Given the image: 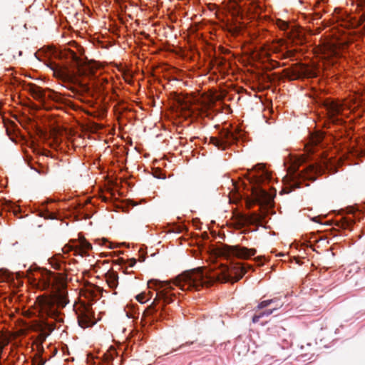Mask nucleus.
Masks as SVG:
<instances>
[{
    "label": "nucleus",
    "mask_w": 365,
    "mask_h": 365,
    "mask_svg": "<svg viewBox=\"0 0 365 365\" xmlns=\"http://www.w3.org/2000/svg\"><path fill=\"white\" fill-rule=\"evenodd\" d=\"M283 76L289 81L303 78H314L318 75V71L314 67H309L303 63H295L291 67L282 71Z\"/></svg>",
    "instance_id": "6"
},
{
    "label": "nucleus",
    "mask_w": 365,
    "mask_h": 365,
    "mask_svg": "<svg viewBox=\"0 0 365 365\" xmlns=\"http://www.w3.org/2000/svg\"><path fill=\"white\" fill-rule=\"evenodd\" d=\"M252 266L245 263H237L232 267L225 269L217 280L221 282H235L242 278Z\"/></svg>",
    "instance_id": "7"
},
{
    "label": "nucleus",
    "mask_w": 365,
    "mask_h": 365,
    "mask_svg": "<svg viewBox=\"0 0 365 365\" xmlns=\"http://www.w3.org/2000/svg\"><path fill=\"white\" fill-rule=\"evenodd\" d=\"M323 138V133L316 132L314 133L311 134L309 143L310 144L311 146H317L322 141Z\"/></svg>",
    "instance_id": "18"
},
{
    "label": "nucleus",
    "mask_w": 365,
    "mask_h": 365,
    "mask_svg": "<svg viewBox=\"0 0 365 365\" xmlns=\"http://www.w3.org/2000/svg\"><path fill=\"white\" fill-rule=\"evenodd\" d=\"M282 305H283V303H277L276 304V307H273L271 309H266V310H264L263 312H261L259 313L262 315V317H263L264 316H269V315L272 314L274 312V311L277 310L278 309L282 307Z\"/></svg>",
    "instance_id": "23"
},
{
    "label": "nucleus",
    "mask_w": 365,
    "mask_h": 365,
    "mask_svg": "<svg viewBox=\"0 0 365 365\" xmlns=\"http://www.w3.org/2000/svg\"><path fill=\"white\" fill-rule=\"evenodd\" d=\"M357 6L361 8V14L341 12L337 16L338 26L341 29L350 30L349 36L358 35L361 36L365 33V0H357Z\"/></svg>",
    "instance_id": "5"
},
{
    "label": "nucleus",
    "mask_w": 365,
    "mask_h": 365,
    "mask_svg": "<svg viewBox=\"0 0 365 365\" xmlns=\"http://www.w3.org/2000/svg\"><path fill=\"white\" fill-rule=\"evenodd\" d=\"M269 64L272 69L279 68V67H283L287 65L286 63H283L281 64L280 63H279L278 61H274V60H271L269 62Z\"/></svg>",
    "instance_id": "27"
},
{
    "label": "nucleus",
    "mask_w": 365,
    "mask_h": 365,
    "mask_svg": "<svg viewBox=\"0 0 365 365\" xmlns=\"http://www.w3.org/2000/svg\"><path fill=\"white\" fill-rule=\"evenodd\" d=\"M106 356L107 359H108V357H110V359H112L111 354L109 356H108V354H106Z\"/></svg>",
    "instance_id": "43"
},
{
    "label": "nucleus",
    "mask_w": 365,
    "mask_h": 365,
    "mask_svg": "<svg viewBox=\"0 0 365 365\" xmlns=\"http://www.w3.org/2000/svg\"><path fill=\"white\" fill-rule=\"evenodd\" d=\"M277 303H282L278 298H274V299H271L264 300L258 304L257 308L259 309H262L266 308L267 307H269L271 305H274V307H276V304Z\"/></svg>",
    "instance_id": "20"
},
{
    "label": "nucleus",
    "mask_w": 365,
    "mask_h": 365,
    "mask_svg": "<svg viewBox=\"0 0 365 365\" xmlns=\"http://www.w3.org/2000/svg\"><path fill=\"white\" fill-rule=\"evenodd\" d=\"M353 40H354V38H349V40H348V41H347L346 43L350 42V41H353Z\"/></svg>",
    "instance_id": "45"
},
{
    "label": "nucleus",
    "mask_w": 365,
    "mask_h": 365,
    "mask_svg": "<svg viewBox=\"0 0 365 365\" xmlns=\"http://www.w3.org/2000/svg\"><path fill=\"white\" fill-rule=\"evenodd\" d=\"M136 299L140 303H144L147 300L145 294L143 293L137 295Z\"/></svg>",
    "instance_id": "32"
},
{
    "label": "nucleus",
    "mask_w": 365,
    "mask_h": 365,
    "mask_svg": "<svg viewBox=\"0 0 365 365\" xmlns=\"http://www.w3.org/2000/svg\"><path fill=\"white\" fill-rule=\"evenodd\" d=\"M66 55L68 58L71 60L73 66L76 68V71H71L66 66H56L53 68L54 76L64 82L77 85L79 87V90L74 87L67 88L78 96V98L79 96L85 93L90 94L88 84L83 83L80 80L79 77L93 76L96 70V66L91 62H84L71 50H68Z\"/></svg>",
    "instance_id": "3"
},
{
    "label": "nucleus",
    "mask_w": 365,
    "mask_h": 365,
    "mask_svg": "<svg viewBox=\"0 0 365 365\" xmlns=\"http://www.w3.org/2000/svg\"><path fill=\"white\" fill-rule=\"evenodd\" d=\"M276 24L277 26L282 31H286L289 28L288 23L283 20L277 19Z\"/></svg>",
    "instance_id": "26"
},
{
    "label": "nucleus",
    "mask_w": 365,
    "mask_h": 365,
    "mask_svg": "<svg viewBox=\"0 0 365 365\" xmlns=\"http://www.w3.org/2000/svg\"><path fill=\"white\" fill-rule=\"evenodd\" d=\"M127 262L128 263V267H133L136 264V259L135 258H131L128 259Z\"/></svg>",
    "instance_id": "35"
},
{
    "label": "nucleus",
    "mask_w": 365,
    "mask_h": 365,
    "mask_svg": "<svg viewBox=\"0 0 365 365\" xmlns=\"http://www.w3.org/2000/svg\"><path fill=\"white\" fill-rule=\"evenodd\" d=\"M210 143L216 146L218 149L224 150L223 149V142L222 140H220L219 138L217 137H210Z\"/></svg>",
    "instance_id": "24"
},
{
    "label": "nucleus",
    "mask_w": 365,
    "mask_h": 365,
    "mask_svg": "<svg viewBox=\"0 0 365 365\" xmlns=\"http://www.w3.org/2000/svg\"><path fill=\"white\" fill-rule=\"evenodd\" d=\"M158 305H160L158 301L154 299L152 304L144 311L143 317H150L152 321H158L162 317V314H157L158 309L156 308Z\"/></svg>",
    "instance_id": "12"
},
{
    "label": "nucleus",
    "mask_w": 365,
    "mask_h": 365,
    "mask_svg": "<svg viewBox=\"0 0 365 365\" xmlns=\"http://www.w3.org/2000/svg\"><path fill=\"white\" fill-rule=\"evenodd\" d=\"M354 223L352 219L344 217L337 222V226L343 229L350 228Z\"/></svg>",
    "instance_id": "22"
},
{
    "label": "nucleus",
    "mask_w": 365,
    "mask_h": 365,
    "mask_svg": "<svg viewBox=\"0 0 365 365\" xmlns=\"http://www.w3.org/2000/svg\"><path fill=\"white\" fill-rule=\"evenodd\" d=\"M78 322L82 328H88L94 325L93 313L88 308L84 307L78 313Z\"/></svg>",
    "instance_id": "10"
},
{
    "label": "nucleus",
    "mask_w": 365,
    "mask_h": 365,
    "mask_svg": "<svg viewBox=\"0 0 365 365\" xmlns=\"http://www.w3.org/2000/svg\"><path fill=\"white\" fill-rule=\"evenodd\" d=\"M262 180H263V179H262V175L256 176L255 179V182L256 184H259L260 182H262Z\"/></svg>",
    "instance_id": "37"
},
{
    "label": "nucleus",
    "mask_w": 365,
    "mask_h": 365,
    "mask_svg": "<svg viewBox=\"0 0 365 365\" xmlns=\"http://www.w3.org/2000/svg\"><path fill=\"white\" fill-rule=\"evenodd\" d=\"M9 343V339L6 336L1 335L0 336V346L4 349Z\"/></svg>",
    "instance_id": "28"
},
{
    "label": "nucleus",
    "mask_w": 365,
    "mask_h": 365,
    "mask_svg": "<svg viewBox=\"0 0 365 365\" xmlns=\"http://www.w3.org/2000/svg\"><path fill=\"white\" fill-rule=\"evenodd\" d=\"M236 220L240 227H242L247 224L254 225L260 222L261 216L256 213L252 214L250 216H247L241 213H238L235 216Z\"/></svg>",
    "instance_id": "11"
},
{
    "label": "nucleus",
    "mask_w": 365,
    "mask_h": 365,
    "mask_svg": "<svg viewBox=\"0 0 365 365\" xmlns=\"http://www.w3.org/2000/svg\"><path fill=\"white\" fill-rule=\"evenodd\" d=\"M45 218H49V219H54V214L53 213H48L46 216H45Z\"/></svg>",
    "instance_id": "38"
},
{
    "label": "nucleus",
    "mask_w": 365,
    "mask_h": 365,
    "mask_svg": "<svg viewBox=\"0 0 365 365\" xmlns=\"http://www.w3.org/2000/svg\"><path fill=\"white\" fill-rule=\"evenodd\" d=\"M102 241L103 245H106V243L108 242V241L105 239L102 240Z\"/></svg>",
    "instance_id": "42"
},
{
    "label": "nucleus",
    "mask_w": 365,
    "mask_h": 365,
    "mask_svg": "<svg viewBox=\"0 0 365 365\" xmlns=\"http://www.w3.org/2000/svg\"><path fill=\"white\" fill-rule=\"evenodd\" d=\"M63 259V257L61 254H58L49 259L50 264L56 270H63L65 269V263Z\"/></svg>",
    "instance_id": "16"
},
{
    "label": "nucleus",
    "mask_w": 365,
    "mask_h": 365,
    "mask_svg": "<svg viewBox=\"0 0 365 365\" xmlns=\"http://www.w3.org/2000/svg\"><path fill=\"white\" fill-rule=\"evenodd\" d=\"M220 252L226 257H235L242 259H247L254 256L257 250L254 248L249 249L240 245H222L220 248Z\"/></svg>",
    "instance_id": "8"
},
{
    "label": "nucleus",
    "mask_w": 365,
    "mask_h": 365,
    "mask_svg": "<svg viewBox=\"0 0 365 365\" xmlns=\"http://www.w3.org/2000/svg\"><path fill=\"white\" fill-rule=\"evenodd\" d=\"M192 341H187L185 344H183L180 346V347H182V346H189V345H191L192 344Z\"/></svg>",
    "instance_id": "39"
},
{
    "label": "nucleus",
    "mask_w": 365,
    "mask_h": 365,
    "mask_svg": "<svg viewBox=\"0 0 365 365\" xmlns=\"http://www.w3.org/2000/svg\"><path fill=\"white\" fill-rule=\"evenodd\" d=\"M106 282L108 287L112 289H115L118 284V275L115 272H108L105 275Z\"/></svg>",
    "instance_id": "14"
},
{
    "label": "nucleus",
    "mask_w": 365,
    "mask_h": 365,
    "mask_svg": "<svg viewBox=\"0 0 365 365\" xmlns=\"http://www.w3.org/2000/svg\"><path fill=\"white\" fill-rule=\"evenodd\" d=\"M339 56V53L336 48H330L329 53L327 54V57L334 56V57L336 58Z\"/></svg>",
    "instance_id": "30"
},
{
    "label": "nucleus",
    "mask_w": 365,
    "mask_h": 365,
    "mask_svg": "<svg viewBox=\"0 0 365 365\" xmlns=\"http://www.w3.org/2000/svg\"><path fill=\"white\" fill-rule=\"evenodd\" d=\"M154 282V280H153ZM153 281H150V283ZM155 285L161 290L158 291L155 301H158L163 308L165 305L173 302L175 294L171 293L173 289L171 284L179 287L182 291H199L203 287H209L212 281L203 272L202 267L183 272L173 281H155Z\"/></svg>",
    "instance_id": "2"
},
{
    "label": "nucleus",
    "mask_w": 365,
    "mask_h": 365,
    "mask_svg": "<svg viewBox=\"0 0 365 365\" xmlns=\"http://www.w3.org/2000/svg\"><path fill=\"white\" fill-rule=\"evenodd\" d=\"M47 99L52 100L56 103H62L63 100V96L60 93L49 88H48Z\"/></svg>",
    "instance_id": "19"
},
{
    "label": "nucleus",
    "mask_w": 365,
    "mask_h": 365,
    "mask_svg": "<svg viewBox=\"0 0 365 365\" xmlns=\"http://www.w3.org/2000/svg\"><path fill=\"white\" fill-rule=\"evenodd\" d=\"M255 260L259 262V260H261V257H257V258H255Z\"/></svg>",
    "instance_id": "44"
},
{
    "label": "nucleus",
    "mask_w": 365,
    "mask_h": 365,
    "mask_svg": "<svg viewBox=\"0 0 365 365\" xmlns=\"http://www.w3.org/2000/svg\"><path fill=\"white\" fill-rule=\"evenodd\" d=\"M303 161V160L299 159L288 168L286 178H289V186H286L282 190L283 192L289 193L292 190L301 187V180H315L314 175L321 173L324 168H328L329 164V160L324 159L318 165L311 164L303 170H299V165L302 164Z\"/></svg>",
    "instance_id": "4"
},
{
    "label": "nucleus",
    "mask_w": 365,
    "mask_h": 365,
    "mask_svg": "<svg viewBox=\"0 0 365 365\" xmlns=\"http://www.w3.org/2000/svg\"><path fill=\"white\" fill-rule=\"evenodd\" d=\"M102 80H98L96 82H94L93 83V86L95 87L96 91L101 93L102 91H101V87H102V84L103 83L101 82Z\"/></svg>",
    "instance_id": "31"
},
{
    "label": "nucleus",
    "mask_w": 365,
    "mask_h": 365,
    "mask_svg": "<svg viewBox=\"0 0 365 365\" xmlns=\"http://www.w3.org/2000/svg\"><path fill=\"white\" fill-rule=\"evenodd\" d=\"M238 349H239L238 345H235V351H238Z\"/></svg>",
    "instance_id": "40"
},
{
    "label": "nucleus",
    "mask_w": 365,
    "mask_h": 365,
    "mask_svg": "<svg viewBox=\"0 0 365 365\" xmlns=\"http://www.w3.org/2000/svg\"><path fill=\"white\" fill-rule=\"evenodd\" d=\"M295 51L294 50H287L285 52H283L280 56H277L279 59H286V58H292L294 57Z\"/></svg>",
    "instance_id": "25"
},
{
    "label": "nucleus",
    "mask_w": 365,
    "mask_h": 365,
    "mask_svg": "<svg viewBox=\"0 0 365 365\" xmlns=\"http://www.w3.org/2000/svg\"><path fill=\"white\" fill-rule=\"evenodd\" d=\"M22 277V276H21V274L20 273H16V277H17V278H20V277Z\"/></svg>",
    "instance_id": "41"
},
{
    "label": "nucleus",
    "mask_w": 365,
    "mask_h": 365,
    "mask_svg": "<svg viewBox=\"0 0 365 365\" xmlns=\"http://www.w3.org/2000/svg\"><path fill=\"white\" fill-rule=\"evenodd\" d=\"M219 138L223 142V149L225 148L227 144L231 143L237 139L232 132L226 130H223L220 133Z\"/></svg>",
    "instance_id": "15"
},
{
    "label": "nucleus",
    "mask_w": 365,
    "mask_h": 365,
    "mask_svg": "<svg viewBox=\"0 0 365 365\" xmlns=\"http://www.w3.org/2000/svg\"><path fill=\"white\" fill-rule=\"evenodd\" d=\"M262 318V315L260 314V313L259 314H255L253 317H252V322L254 323H257L259 322V319Z\"/></svg>",
    "instance_id": "36"
},
{
    "label": "nucleus",
    "mask_w": 365,
    "mask_h": 365,
    "mask_svg": "<svg viewBox=\"0 0 365 365\" xmlns=\"http://www.w3.org/2000/svg\"><path fill=\"white\" fill-rule=\"evenodd\" d=\"M74 250L73 247L71 246V245H65L63 248H62V251L64 254H67L70 251Z\"/></svg>",
    "instance_id": "34"
},
{
    "label": "nucleus",
    "mask_w": 365,
    "mask_h": 365,
    "mask_svg": "<svg viewBox=\"0 0 365 365\" xmlns=\"http://www.w3.org/2000/svg\"><path fill=\"white\" fill-rule=\"evenodd\" d=\"M92 250V245L90 242H88L86 239H81L80 240V247L79 249L75 250V255H85L88 250Z\"/></svg>",
    "instance_id": "17"
},
{
    "label": "nucleus",
    "mask_w": 365,
    "mask_h": 365,
    "mask_svg": "<svg viewBox=\"0 0 365 365\" xmlns=\"http://www.w3.org/2000/svg\"><path fill=\"white\" fill-rule=\"evenodd\" d=\"M359 148H353L356 155L359 157H365V135L364 138L358 144Z\"/></svg>",
    "instance_id": "21"
},
{
    "label": "nucleus",
    "mask_w": 365,
    "mask_h": 365,
    "mask_svg": "<svg viewBox=\"0 0 365 365\" xmlns=\"http://www.w3.org/2000/svg\"><path fill=\"white\" fill-rule=\"evenodd\" d=\"M272 51L273 53L278 54L277 56H280L283 53L282 49L277 46H272Z\"/></svg>",
    "instance_id": "33"
},
{
    "label": "nucleus",
    "mask_w": 365,
    "mask_h": 365,
    "mask_svg": "<svg viewBox=\"0 0 365 365\" xmlns=\"http://www.w3.org/2000/svg\"><path fill=\"white\" fill-rule=\"evenodd\" d=\"M327 114V123L333 125H341L344 120L341 118L344 105L339 101H329L324 103Z\"/></svg>",
    "instance_id": "9"
},
{
    "label": "nucleus",
    "mask_w": 365,
    "mask_h": 365,
    "mask_svg": "<svg viewBox=\"0 0 365 365\" xmlns=\"http://www.w3.org/2000/svg\"><path fill=\"white\" fill-rule=\"evenodd\" d=\"M26 277L33 286L51 294L37 297L36 306L39 316L42 319L46 317L56 319L58 313L55 305L64 307L69 302L64 277L46 269L38 268L34 272H29Z\"/></svg>",
    "instance_id": "1"
},
{
    "label": "nucleus",
    "mask_w": 365,
    "mask_h": 365,
    "mask_svg": "<svg viewBox=\"0 0 365 365\" xmlns=\"http://www.w3.org/2000/svg\"><path fill=\"white\" fill-rule=\"evenodd\" d=\"M257 197L259 198H267L268 196L267 192L264 189H259V191H255Z\"/></svg>",
    "instance_id": "29"
},
{
    "label": "nucleus",
    "mask_w": 365,
    "mask_h": 365,
    "mask_svg": "<svg viewBox=\"0 0 365 365\" xmlns=\"http://www.w3.org/2000/svg\"><path fill=\"white\" fill-rule=\"evenodd\" d=\"M48 88L43 89L38 86H34L31 88V93L36 100L44 102L47 99Z\"/></svg>",
    "instance_id": "13"
}]
</instances>
